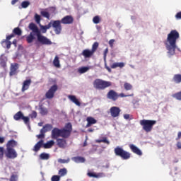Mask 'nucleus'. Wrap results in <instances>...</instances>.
Returning <instances> with one entry per match:
<instances>
[{
    "label": "nucleus",
    "instance_id": "f257e3e1",
    "mask_svg": "<svg viewBox=\"0 0 181 181\" xmlns=\"http://www.w3.org/2000/svg\"><path fill=\"white\" fill-rule=\"evenodd\" d=\"M179 37V32H177L176 30H171L170 33L168 35L167 39L165 40L164 44L168 57L175 56L176 49L180 51V49L177 48V46H176V40H177Z\"/></svg>",
    "mask_w": 181,
    "mask_h": 181
},
{
    "label": "nucleus",
    "instance_id": "f03ea898",
    "mask_svg": "<svg viewBox=\"0 0 181 181\" xmlns=\"http://www.w3.org/2000/svg\"><path fill=\"white\" fill-rule=\"evenodd\" d=\"M71 132V124L68 123L64 129L54 128L52 130L51 138L52 139H59V136H62V138H69Z\"/></svg>",
    "mask_w": 181,
    "mask_h": 181
},
{
    "label": "nucleus",
    "instance_id": "7ed1b4c3",
    "mask_svg": "<svg viewBox=\"0 0 181 181\" xmlns=\"http://www.w3.org/2000/svg\"><path fill=\"white\" fill-rule=\"evenodd\" d=\"M111 86H112L111 82L100 78H97L93 81V87L96 88V90H105V88L111 87Z\"/></svg>",
    "mask_w": 181,
    "mask_h": 181
},
{
    "label": "nucleus",
    "instance_id": "20e7f679",
    "mask_svg": "<svg viewBox=\"0 0 181 181\" xmlns=\"http://www.w3.org/2000/svg\"><path fill=\"white\" fill-rule=\"evenodd\" d=\"M155 124H156V120H148V119L140 120V125H141L144 131H145L146 132H151Z\"/></svg>",
    "mask_w": 181,
    "mask_h": 181
},
{
    "label": "nucleus",
    "instance_id": "39448f33",
    "mask_svg": "<svg viewBox=\"0 0 181 181\" xmlns=\"http://www.w3.org/2000/svg\"><path fill=\"white\" fill-rule=\"evenodd\" d=\"M56 13L55 7H49L40 11V15H42L43 18H46V19H52V16H54Z\"/></svg>",
    "mask_w": 181,
    "mask_h": 181
},
{
    "label": "nucleus",
    "instance_id": "423d86ee",
    "mask_svg": "<svg viewBox=\"0 0 181 181\" xmlns=\"http://www.w3.org/2000/svg\"><path fill=\"white\" fill-rule=\"evenodd\" d=\"M115 153L117 156H120V158L124 160L131 158V154L128 151L123 150V148L119 146L115 148Z\"/></svg>",
    "mask_w": 181,
    "mask_h": 181
},
{
    "label": "nucleus",
    "instance_id": "0eeeda50",
    "mask_svg": "<svg viewBox=\"0 0 181 181\" xmlns=\"http://www.w3.org/2000/svg\"><path fill=\"white\" fill-rule=\"evenodd\" d=\"M4 155L7 159H16V158H18V153L13 148L6 147L4 151Z\"/></svg>",
    "mask_w": 181,
    "mask_h": 181
},
{
    "label": "nucleus",
    "instance_id": "6e6552de",
    "mask_svg": "<svg viewBox=\"0 0 181 181\" xmlns=\"http://www.w3.org/2000/svg\"><path fill=\"white\" fill-rule=\"evenodd\" d=\"M13 118L15 121H19V119H23L25 125H28V127L29 128V129H30V125H29V117H25L22 112H18L16 115H14Z\"/></svg>",
    "mask_w": 181,
    "mask_h": 181
},
{
    "label": "nucleus",
    "instance_id": "1a4fd4ad",
    "mask_svg": "<svg viewBox=\"0 0 181 181\" xmlns=\"http://www.w3.org/2000/svg\"><path fill=\"white\" fill-rule=\"evenodd\" d=\"M52 28H53L56 35H60V33H62V21L59 20L52 21Z\"/></svg>",
    "mask_w": 181,
    "mask_h": 181
},
{
    "label": "nucleus",
    "instance_id": "9d476101",
    "mask_svg": "<svg viewBox=\"0 0 181 181\" xmlns=\"http://www.w3.org/2000/svg\"><path fill=\"white\" fill-rule=\"evenodd\" d=\"M37 41L41 43V45H52V41L47 37L43 36L40 33H38L37 35Z\"/></svg>",
    "mask_w": 181,
    "mask_h": 181
},
{
    "label": "nucleus",
    "instance_id": "9b49d317",
    "mask_svg": "<svg viewBox=\"0 0 181 181\" xmlns=\"http://www.w3.org/2000/svg\"><path fill=\"white\" fill-rule=\"evenodd\" d=\"M57 85L52 86L49 90L46 93L45 97L46 98H48L49 100H51V98H53L54 97V93L57 91Z\"/></svg>",
    "mask_w": 181,
    "mask_h": 181
},
{
    "label": "nucleus",
    "instance_id": "f8f14e48",
    "mask_svg": "<svg viewBox=\"0 0 181 181\" xmlns=\"http://www.w3.org/2000/svg\"><path fill=\"white\" fill-rule=\"evenodd\" d=\"M107 97L109 100L112 101H117L118 100V93L114 90H110L107 95Z\"/></svg>",
    "mask_w": 181,
    "mask_h": 181
},
{
    "label": "nucleus",
    "instance_id": "ddd939ff",
    "mask_svg": "<svg viewBox=\"0 0 181 181\" xmlns=\"http://www.w3.org/2000/svg\"><path fill=\"white\" fill-rule=\"evenodd\" d=\"M74 19L71 16H66L64 17L60 22L63 23V25H71V23H73Z\"/></svg>",
    "mask_w": 181,
    "mask_h": 181
},
{
    "label": "nucleus",
    "instance_id": "4468645a",
    "mask_svg": "<svg viewBox=\"0 0 181 181\" xmlns=\"http://www.w3.org/2000/svg\"><path fill=\"white\" fill-rule=\"evenodd\" d=\"M119 112H121V109L118 107L113 106L110 108V114L113 118H116L119 115Z\"/></svg>",
    "mask_w": 181,
    "mask_h": 181
},
{
    "label": "nucleus",
    "instance_id": "2eb2a0df",
    "mask_svg": "<svg viewBox=\"0 0 181 181\" xmlns=\"http://www.w3.org/2000/svg\"><path fill=\"white\" fill-rule=\"evenodd\" d=\"M30 84H32V80L27 79L23 82V86L21 88V91L24 93V91H26V90H29V87L30 86Z\"/></svg>",
    "mask_w": 181,
    "mask_h": 181
},
{
    "label": "nucleus",
    "instance_id": "dca6fc26",
    "mask_svg": "<svg viewBox=\"0 0 181 181\" xmlns=\"http://www.w3.org/2000/svg\"><path fill=\"white\" fill-rule=\"evenodd\" d=\"M129 148L134 153L139 155V156H142V151H141V149H139L136 146L130 144Z\"/></svg>",
    "mask_w": 181,
    "mask_h": 181
},
{
    "label": "nucleus",
    "instance_id": "f3484780",
    "mask_svg": "<svg viewBox=\"0 0 181 181\" xmlns=\"http://www.w3.org/2000/svg\"><path fill=\"white\" fill-rule=\"evenodd\" d=\"M29 29H30V30H32L31 33H35V34H36V35L38 33H40V31H39V28H37V26H36L35 24L33 23H30Z\"/></svg>",
    "mask_w": 181,
    "mask_h": 181
},
{
    "label": "nucleus",
    "instance_id": "a211bd4d",
    "mask_svg": "<svg viewBox=\"0 0 181 181\" xmlns=\"http://www.w3.org/2000/svg\"><path fill=\"white\" fill-rule=\"evenodd\" d=\"M71 160L75 162V163H84V162H86V158L81 156H76V157H72Z\"/></svg>",
    "mask_w": 181,
    "mask_h": 181
},
{
    "label": "nucleus",
    "instance_id": "6ab92c4d",
    "mask_svg": "<svg viewBox=\"0 0 181 181\" xmlns=\"http://www.w3.org/2000/svg\"><path fill=\"white\" fill-rule=\"evenodd\" d=\"M93 54H94V52L90 49H84L82 52V56H83L85 57V59H88V58L91 57V56H93Z\"/></svg>",
    "mask_w": 181,
    "mask_h": 181
},
{
    "label": "nucleus",
    "instance_id": "aec40b11",
    "mask_svg": "<svg viewBox=\"0 0 181 181\" xmlns=\"http://www.w3.org/2000/svg\"><path fill=\"white\" fill-rule=\"evenodd\" d=\"M93 67L91 66H81L78 69V73H79V74H84V73H87V71H88V70L91 69Z\"/></svg>",
    "mask_w": 181,
    "mask_h": 181
},
{
    "label": "nucleus",
    "instance_id": "412c9836",
    "mask_svg": "<svg viewBox=\"0 0 181 181\" xmlns=\"http://www.w3.org/2000/svg\"><path fill=\"white\" fill-rule=\"evenodd\" d=\"M86 121L88 122V124H86L87 128L90 127V126H92L94 124H97V120L95 119H94V117H87Z\"/></svg>",
    "mask_w": 181,
    "mask_h": 181
},
{
    "label": "nucleus",
    "instance_id": "4be33fe9",
    "mask_svg": "<svg viewBox=\"0 0 181 181\" xmlns=\"http://www.w3.org/2000/svg\"><path fill=\"white\" fill-rule=\"evenodd\" d=\"M18 64H11V71H10V76H15V74H16L17 71L16 70H18Z\"/></svg>",
    "mask_w": 181,
    "mask_h": 181
},
{
    "label": "nucleus",
    "instance_id": "5701e85b",
    "mask_svg": "<svg viewBox=\"0 0 181 181\" xmlns=\"http://www.w3.org/2000/svg\"><path fill=\"white\" fill-rule=\"evenodd\" d=\"M57 142L59 148H64L67 146V142L64 139H57Z\"/></svg>",
    "mask_w": 181,
    "mask_h": 181
},
{
    "label": "nucleus",
    "instance_id": "b1692460",
    "mask_svg": "<svg viewBox=\"0 0 181 181\" xmlns=\"http://www.w3.org/2000/svg\"><path fill=\"white\" fill-rule=\"evenodd\" d=\"M52 129H53V126L52 124H47L43 126L42 129L40 130V132L46 134V132H49V131H52Z\"/></svg>",
    "mask_w": 181,
    "mask_h": 181
},
{
    "label": "nucleus",
    "instance_id": "393cba45",
    "mask_svg": "<svg viewBox=\"0 0 181 181\" xmlns=\"http://www.w3.org/2000/svg\"><path fill=\"white\" fill-rule=\"evenodd\" d=\"M15 146H18V141L12 139L9 140L6 144V148H14Z\"/></svg>",
    "mask_w": 181,
    "mask_h": 181
},
{
    "label": "nucleus",
    "instance_id": "a878e982",
    "mask_svg": "<svg viewBox=\"0 0 181 181\" xmlns=\"http://www.w3.org/2000/svg\"><path fill=\"white\" fill-rule=\"evenodd\" d=\"M88 176H89V177H96L98 179L100 177H104V176H105V175H104V173H100L98 174H95L94 173H88Z\"/></svg>",
    "mask_w": 181,
    "mask_h": 181
},
{
    "label": "nucleus",
    "instance_id": "bb28decb",
    "mask_svg": "<svg viewBox=\"0 0 181 181\" xmlns=\"http://www.w3.org/2000/svg\"><path fill=\"white\" fill-rule=\"evenodd\" d=\"M68 98H69L70 100L72 101L74 104H76V105H77L78 107H80V105H81V104L80 103V102L78 101L77 98H76L75 95H69Z\"/></svg>",
    "mask_w": 181,
    "mask_h": 181
},
{
    "label": "nucleus",
    "instance_id": "cd10ccee",
    "mask_svg": "<svg viewBox=\"0 0 181 181\" xmlns=\"http://www.w3.org/2000/svg\"><path fill=\"white\" fill-rule=\"evenodd\" d=\"M68 98H69L70 100L72 101L74 104H76V105H77L78 107H80V105H81V104L80 103V102L78 101L77 98H76L75 95H69Z\"/></svg>",
    "mask_w": 181,
    "mask_h": 181
},
{
    "label": "nucleus",
    "instance_id": "c85d7f7f",
    "mask_svg": "<svg viewBox=\"0 0 181 181\" xmlns=\"http://www.w3.org/2000/svg\"><path fill=\"white\" fill-rule=\"evenodd\" d=\"M7 60L8 59L6 58V57H5V54H1V56L0 57V65L1 66V67H5L6 66Z\"/></svg>",
    "mask_w": 181,
    "mask_h": 181
},
{
    "label": "nucleus",
    "instance_id": "c756f323",
    "mask_svg": "<svg viewBox=\"0 0 181 181\" xmlns=\"http://www.w3.org/2000/svg\"><path fill=\"white\" fill-rule=\"evenodd\" d=\"M11 45L12 42L8 40H3L1 42V46H3V47H6V49H11Z\"/></svg>",
    "mask_w": 181,
    "mask_h": 181
},
{
    "label": "nucleus",
    "instance_id": "7c9ffc66",
    "mask_svg": "<svg viewBox=\"0 0 181 181\" xmlns=\"http://www.w3.org/2000/svg\"><path fill=\"white\" fill-rule=\"evenodd\" d=\"M173 83H175V84H179L181 83V74H175L173 78Z\"/></svg>",
    "mask_w": 181,
    "mask_h": 181
},
{
    "label": "nucleus",
    "instance_id": "2f4dec72",
    "mask_svg": "<svg viewBox=\"0 0 181 181\" xmlns=\"http://www.w3.org/2000/svg\"><path fill=\"white\" fill-rule=\"evenodd\" d=\"M43 145V140H40L38 141L35 146L33 151L34 152H37L38 151L40 150V148H42V146Z\"/></svg>",
    "mask_w": 181,
    "mask_h": 181
},
{
    "label": "nucleus",
    "instance_id": "473e14b6",
    "mask_svg": "<svg viewBox=\"0 0 181 181\" xmlns=\"http://www.w3.org/2000/svg\"><path fill=\"white\" fill-rule=\"evenodd\" d=\"M35 36H36V34L30 33V35L26 37L28 43H32V42H33V40L36 39V37Z\"/></svg>",
    "mask_w": 181,
    "mask_h": 181
},
{
    "label": "nucleus",
    "instance_id": "72a5a7b5",
    "mask_svg": "<svg viewBox=\"0 0 181 181\" xmlns=\"http://www.w3.org/2000/svg\"><path fill=\"white\" fill-rule=\"evenodd\" d=\"M124 66L125 64L124 62H115L111 65V69H117V67L122 69V67H124Z\"/></svg>",
    "mask_w": 181,
    "mask_h": 181
},
{
    "label": "nucleus",
    "instance_id": "f704fd0d",
    "mask_svg": "<svg viewBox=\"0 0 181 181\" xmlns=\"http://www.w3.org/2000/svg\"><path fill=\"white\" fill-rule=\"evenodd\" d=\"M42 145H43V148H45V149H49V148H52V146H53L54 145V141L50 140Z\"/></svg>",
    "mask_w": 181,
    "mask_h": 181
},
{
    "label": "nucleus",
    "instance_id": "c9c22d12",
    "mask_svg": "<svg viewBox=\"0 0 181 181\" xmlns=\"http://www.w3.org/2000/svg\"><path fill=\"white\" fill-rule=\"evenodd\" d=\"M53 64L54 67L57 69L60 68V60L59 59V57L56 56L53 60Z\"/></svg>",
    "mask_w": 181,
    "mask_h": 181
},
{
    "label": "nucleus",
    "instance_id": "e433bc0d",
    "mask_svg": "<svg viewBox=\"0 0 181 181\" xmlns=\"http://www.w3.org/2000/svg\"><path fill=\"white\" fill-rule=\"evenodd\" d=\"M50 158V154L47 153H42L40 155V158L42 160H48Z\"/></svg>",
    "mask_w": 181,
    "mask_h": 181
},
{
    "label": "nucleus",
    "instance_id": "4c0bfd02",
    "mask_svg": "<svg viewBox=\"0 0 181 181\" xmlns=\"http://www.w3.org/2000/svg\"><path fill=\"white\" fill-rule=\"evenodd\" d=\"M29 5H30V1H24L21 3V7H19L20 9L24 8L25 9L26 8H28L29 6Z\"/></svg>",
    "mask_w": 181,
    "mask_h": 181
},
{
    "label": "nucleus",
    "instance_id": "58836bf2",
    "mask_svg": "<svg viewBox=\"0 0 181 181\" xmlns=\"http://www.w3.org/2000/svg\"><path fill=\"white\" fill-rule=\"evenodd\" d=\"M59 175L60 176V177H63V176H66L67 175V169L66 168H62L59 170Z\"/></svg>",
    "mask_w": 181,
    "mask_h": 181
},
{
    "label": "nucleus",
    "instance_id": "ea45409f",
    "mask_svg": "<svg viewBox=\"0 0 181 181\" xmlns=\"http://www.w3.org/2000/svg\"><path fill=\"white\" fill-rule=\"evenodd\" d=\"M93 22L95 23V25H98V23L101 22V17H100V16L93 17Z\"/></svg>",
    "mask_w": 181,
    "mask_h": 181
},
{
    "label": "nucleus",
    "instance_id": "a19ab883",
    "mask_svg": "<svg viewBox=\"0 0 181 181\" xmlns=\"http://www.w3.org/2000/svg\"><path fill=\"white\" fill-rule=\"evenodd\" d=\"M124 89L127 90V91H129L130 90H132L133 88V86L131 83H124Z\"/></svg>",
    "mask_w": 181,
    "mask_h": 181
},
{
    "label": "nucleus",
    "instance_id": "79ce46f5",
    "mask_svg": "<svg viewBox=\"0 0 181 181\" xmlns=\"http://www.w3.org/2000/svg\"><path fill=\"white\" fill-rule=\"evenodd\" d=\"M48 111L47 109L43 107H40V114H41V115H47Z\"/></svg>",
    "mask_w": 181,
    "mask_h": 181
},
{
    "label": "nucleus",
    "instance_id": "37998d69",
    "mask_svg": "<svg viewBox=\"0 0 181 181\" xmlns=\"http://www.w3.org/2000/svg\"><path fill=\"white\" fill-rule=\"evenodd\" d=\"M34 19L36 23H37V25H40V21H41L40 15L35 13L34 16Z\"/></svg>",
    "mask_w": 181,
    "mask_h": 181
},
{
    "label": "nucleus",
    "instance_id": "c03bdc74",
    "mask_svg": "<svg viewBox=\"0 0 181 181\" xmlns=\"http://www.w3.org/2000/svg\"><path fill=\"white\" fill-rule=\"evenodd\" d=\"M96 142H98V144L103 142V144H107V145H109L110 144V141H108V139H107L105 137L101 139L96 140Z\"/></svg>",
    "mask_w": 181,
    "mask_h": 181
},
{
    "label": "nucleus",
    "instance_id": "a18cd8bd",
    "mask_svg": "<svg viewBox=\"0 0 181 181\" xmlns=\"http://www.w3.org/2000/svg\"><path fill=\"white\" fill-rule=\"evenodd\" d=\"M13 33H15V35H18V36H21V35H22V30H21L19 28H16L13 30Z\"/></svg>",
    "mask_w": 181,
    "mask_h": 181
},
{
    "label": "nucleus",
    "instance_id": "49530a36",
    "mask_svg": "<svg viewBox=\"0 0 181 181\" xmlns=\"http://www.w3.org/2000/svg\"><path fill=\"white\" fill-rule=\"evenodd\" d=\"M173 98H176V100H179L181 101V92L177 93L173 95Z\"/></svg>",
    "mask_w": 181,
    "mask_h": 181
},
{
    "label": "nucleus",
    "instance_id": "de8ad7c7",
    "mask_svg": "<svg viewBox=\"0 0 181 181\" xmlns=\"http://www.w3.org/2000/svg\"><path fill=\"white\" fill-rule=\"evenodd\" d=\"M58 162L59 163H69V162H70V158H67V159L59 158Z\"/></svg>",
    "mask_w": 181,
    "mask_h": 181
},
{
    "label": "nucleus",
    "instance_id": "09e8293b",
    "mask_svg": "<svg viewBox=\"0 0 181 181\" xmlns=\"http://www.w3.org/2000/svg\"><path fill=\"white\" fill-rule=\"evenodd\" d=\"M18 176L16 174H12L10 177V181H18Z\"/></svg>",
    "mask_w": 181,
    "mask_h": 181
},
{
    "label": "nucleus",
    "instance_id": "8fccbe9b",
    "mask_svg": "<svg viewBox=\"0 0 181 181\" xmlns=\"http://www.w3.org/2000/svg\"><path fill=\"white\" fill-rule=\"evenodd\" d=\"M98 48V42H94L93 46H92V52L93 53L95 52V50H97V49Z\"/></svg>",
    "mask_w": 181,
    "mask_h": 181
},
{
    "label": "nucleus",
    "instance_id": "3c124183",
    "mask_svg": "<svg viewBox=\"0 0 181 181\" xmlns=\"http://www.w3.org/2000/svg\"><path fill=\"white\" fill-rule=\"evenodd\" d=\"M52 181H60V176L59 175H53L51 178Z\"/></svg>",
    "mask_w": 181,
    "mask_h": 181
},
{
    "label": "nucleus",
    "instance_id": "603ef678",
    "mask_svg": "<svg viewBox=\"0 0 181 181\" xmlns=\"http://www.w3.org/2000/svg\"><path fill=\"white\" fill-rule=\"evenodd\" d=\"M118 97L124 98V97H134V94H130V95H125L124 93H120L118 95Z\"/></svg>",
    "mask_w": 181,
    "mask_h": 181
},
{
    "label": "nucleus",
    "instance_id": "864d4df0",
    "mask_svg": "<svg viewBox=\"0 0 181 181\" xmlns=\"http://www.w3.org/2000/svg\"><path fill=\"white\" fill-rule=\"evenodd\" d=\"M4 153H5V151H4V147H0V159L4 158Z\"/></svg>",
    "mask_w": 181,
    "mask_h": 181
},
{
    "label": "nucleus",
    "instance_id": "5fc2aeb1",
    "mask_svg": "<svg viewBox=\"0 0 181 181\" xmlns=\"http://www.w3.org/2000/svg\"><path fill=\"white\" fill-rule=\"evenodd\" d=\"M40 28L42 33H46V32L47 31V30L46 29L45 25H42L40 24Z\"/></svg>",
    "mask_w": 181,
    "mask_h": 181
},
{
    "label": "nucleus",
    "instance_id": "6e6d98bb",
    "mask_svg": "<svg viewBox=\"0 0 181 181\" xmlns=\"http://www.w3.org/2000/svg\"><path fill=\"white\" fill-rule=\"evenodd\" d=\"M37 138H38V139H42V138H45V133L40 132V134L37 135Z\"/></svg>",
    "mask_w": 181,
    "mask_h": 181
},
{
    "label": "nucleus",
    "instance_id": "4d7b16f0",
    "mask_svg": "<svg viewBox=\"0 0 181 181\" xmlns=\"http://www.w3.org/2000/svg\"><path fill=\"white\" fill-rule=\"evenodd\" d=\"M114 43H115V40L112 39L109 41V45L110 47H114Z\"/></svg>",
    "mask_w": 181,
    "mask_h": 181
},
{
    "label": "nucleus",
    "instance_id": "13d9d810",
    "mask_svg": "<svg viewBox=\"0 0 181 181\" xmlns=\"http://www.w3.org/2000/svg\"><path fill=\"white\" fill-rule=\"evenodd\" d=\"M108 53V48H106L104 51V61L107 60V54Z\"/></svg>",
    "mask_w": 181,
    "mask_h": 181
},
{
    "label": "nucleus",
    "instance_id": "bf43d9fd",
    "mask_svg": "<svg viewBox=\"0 0 181 181\" xmlns=\"http://www.w3.org/2000/svg\"><path fill=\"white\" fill-rule=\"evenodd\" d=\"M123 117H124V119H132L131 115H129V114H125V115H124Z\"/></svg>",
    "mask_w": 181,
    "mask_h": 181
},
{
    "label": "nucleus",
    "instance_id": "052dcab7",
    "mask_svg": "<svg viewBox=\"0 0 181 181\" xmlns=\"http://www.w3.org/2000/svg\"><path fill=\"white\" fill-rule=\"evenodd\" d=\"M44 26L47 30V29H50V28H52V21L47 25H44Z\"/></svg>",
    "mask_w": 181,
    "mask_h": 181
},
{
    "label": "nucleus",
    "instance_id": "680f3d73",
    "mask_svg": "<svg viewBox=\"0 0 181 181\" xmlns=\"http://www.w3.org/2000/svg\"><path fill=\"white\" fill-rule=\"evenodd\" d=\"M116 26H117V28H118V29H121L122 28V23H119V22H117Z\"/></svg>",
    "mask_w": 181,
    "mask_h": 181
},
{
    "label": "nucleus",
    "instance_id": "e2e57ef3",
    "mask_svg": "<svg viewBox=\"0 0 181 181\" xmlns=\"http://www.w3.org/2000/svg\"><path fill=\"white\" fill-rule=\"evenodd\" d=\"M37 117V113L36 112L33 111L31 114V118H36Z\"/></svg>",
    "mask_w": 181,
    "mask_h": 181
},
{
    "label": "nucleus",
    "instance_id": "0e129e2a",
    "mask_svg": "<svg viewBox=\"0 0 181 181\" xmlns=\"http://www.w3.org/2000/svg\"><path fill=\"white\" fill-rule=\"evenodd\" d=\"M176 19H181V11L175 15Z\"/></svg>",
    "mask_w": 181,
    "mask_h": 181
},
{
    "label": "nucleus",
    "instance_id": "69168bd1",
    "mask_svg": "<svg viewBox=\"0 0 181 181\" xmlns=\"http://www.w3.org/2000/svg\"><path fill=\"white\" fill-rule=\"evenodd\" d=\"M13 36H14L13 34L7 36L6 40H8V41L11 40L12 37H13Z\"/></svg>",
    "mask_w": 181,
    "mask_h": 181
},
{
    "label": "nucleus",
    "instance_id": "338daca9",
    "mask_svg": "<svg viewBox=\"0 0 181 181\" xmlns=\"http://www.w3.org/2000/svg\"><path fill=\"white\" fill-rule=\"evenodd\" d=\"M5 142V137L0 136V144H4Z\"/></svg>",
    "mask_w": 181,
    "mask_h": 181
},
{
    "label": "nucleus",
    "instance_id": "774afa93",
    "mask_svg": "<svg viewBox=\"0 0 181 181\" xmlns=\"http://www.w3.org/2000/svg\"><path fill=\"white\" fill-rule=\"evenodd\" d=\"M177 148L178 149H181V143H180V142H177Z\"/></svg>",
    "mask_w": 181,
    "mask_h": 181
}]
</instances>
